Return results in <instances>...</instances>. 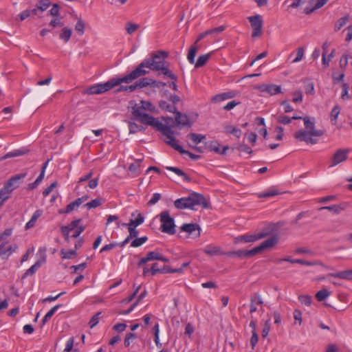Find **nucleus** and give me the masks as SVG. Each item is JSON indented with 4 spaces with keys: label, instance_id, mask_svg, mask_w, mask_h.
<instances>
[{
    "label": "nucleus",
    "instance_id": "13d9d810",
    "mask_svg": "<svg viewBox=\"0 0 352 352\" xmlns=\"http://www.w3.org/2000/svg\"><path fill=\"white\" fill-rule=\"evenodd\" d=\"M101 314L102 312L99 311L92 316L89 322L91 329L94 328L95 326L98 324L100 319V316L101 315Z\"/></svg>",
    "mask_w": 352,
    "mask_h": 352
},
{
    "label": "nucleus",
    "instance_id": "864d4df0",
    "mask_svg": "<svg viewBox=\"0 0 352 352\" xmlns=\"http://www.w3.org/2000/svg\"><path fill=\"white\" fill-rule=\"evenodd\" d=\"M280 261H288L292 263H298V264L305 265H314V263H311L310 261H305L302 259L283 258V259H281Z\"/></svg>",
    "mask_w": 352,
    "mask_h": 352
},
{
    "label": "nucleus",
    "instance_id": "f704fd0d",
    "mask_svg": "<svg viewBox=\"0 0 352 352\" xmlns=\"http://www.w3.org/2000/svg\"><path fill=\"white\" fill-rule=\"evenodd\" d=\"M144 221V217L141 213H138L137 217L135 219H131L129 223H123L122 226H129L133 227H138L141 225Z\"/></svg>",
    "mask_w": 352,
    "mask_h": 352
},
{
    "label": "nucleus",
    "instance_id": "dca6fc26",
    "mask_svg": "<svg viewBox=\"0 0 352 352\" xmlns=\"http://www.w3.org/2000/svg\"><path fill=\"white\" fill-rule=\"evenodd\" d=\"M329 0H309V6H312V3H315V6H314L311 8H309V6H307L304 12L306 14H310L311 13L314 12L315 10L322 8L324 5H325Z\"/></svg>",
    "mask_w": 352,
    "mask_h": 352
},
{
    "label": "nucleus",
    "instance_id": "49530a36",
    "mask_svg": "<svg viewBox=\"0 0 352 352\" xmlns=\"http://www.w3.org/2000/svg\"><path fill=\"white\" fill-rule=\"evenodd\" d=\"M129 129L130 133H135L144 130V128L142 125H139L134 122H129Z\"/></svg>",
    "mask_w": 352,
    "mask_h": 352
},
{
    "label": "nucleus",
    "instance_id": "a19ab883",
    "mask_svg": "<svg viewBox=\"0 0 352 352\" xmlns=\"http://www.w3.org/2000/svg\"><path fill=\"white\" fill-rule=\"evenodd\" d=\"M331 294V292L327 289H322L318 291L316 294V298L318 301L322 302Z\"/></svg>",
    "mask_w": 352,
    "mask_h": 352
},
{
    "label": "nucleus",
    "instance_id": "8fccbe9b",
    "mask_svg": "<svg viewBox=\"0 0 352 352\" xmlns=\"http://www.w3.org/2000/svg\"><path fill=\"white\" fill-rule=\"evenodd\" d=\"M85 24L81 19H79L75 25V30L78 32L80 35L85 33Z\"/></svg>",
    "mask_w": 352,
    "mask_h": 352
},
{
    "label": "nucleus",
    "instance_id": "bb28decb",
    "mask_svg": "<svg viewBox=\"0 0 352 352\" xmlns=\"http://www.w3.org/2000/svg\"><path fill=\"white\" fill-rule=\"evenodd\" d=\"M166 168L168 170L174 172L177 175L182 177L184 181L187 182H191V179L182 169L174 166H166Z\"/></svg>",
    "mask_w": 352,
    "mask_h": 352
},
{
    "label": "nucleus",
    "instance_id": "0e129e2a",
    "mask_svg": "<svg viewBox=\"0 0 352 352\" xmlns=\"http://www.w3.org/2000/svg\"><path fill=\"white\" fill-rule=\"evenodd\" d=\"M292 120V118H290L285 115H280L277 118V122L283 124H288L291 123Z\"/></svg>",
    "mask_w": 352,
    "mask_h": 352
},
{
    "label": "nucleus",
    "instance_id": "1a4fd4ad",
    "mask_svg": "<svg viewBox=\"0 0 352 352\" xmlns=\"http://www.w3.org/2000/svg\"><path fill=\"white\" fill-rule=\"evenodd\" d=\"M248 21L251 24L252 28V37H259L263 34V19L261 15L256 14L254 16H249Z\"/></svg>",
    "mask_w": 352,
    "mask_h": 352
},
{
    "label": "nucleus",
    "instance_id": "c03bdc74",
    "mask_svg": "<svg viewBox=\"0 0 352 352\" xmlns=\"http://www.w3.org/2000/svg\"><path fill=\"white\" fill-rule=\"evenodd\" d=\"M148 240V237L146 236L138 238H135L134 240L132 241L131 243V246L133 248H138L141 246L142 244H144L146 241Z\"/></svg>",
    "mask_w": 352,
    "mask_h": 352
},
{
    "label": "nucleus",
    "instance_id": "a18cd8bd",
    "mask_svg": "<svg viewBox=\"0 0 352 352\" xmlns=\"http://www.w3.org/2000/svg\"><path fill=\"white\" fill-rule=\"evenodd\" d=\"M340 107L339 105H336L332 109L330 114L331 121L333 122H334V124L336 122L337 118L338 115L340 113Z\"/></svg>",
    "mask_w": 352,
    "mask_h": 352
},
{
    "label": "nucleus",
    "instance_id": "b1692460",
    "mask_svg": "<svg viewBox=\"0 0 352 352\" xmlns=\"http://www.w3.org/2000/svg\"><path fill=\"white\" fill-rule=\"evenodd\" d=\"M346 204H335L329 206L321 207L320 210H328L335 214H339L341 211L346 208Z\"/></svg>",
    "mask_w": 352,
    "mask_h": 352
},
{
    "label": "nucleus",
    "instance_id": "4d7b16f0",
    "mask_svg": "<svg viewBox=\"0 0 352 352\" xmlns=\"http://www.w3.org/2000/svg\"><path fill=\"white\" fill-rule=\"evenodd\" d=\"M298 300L302 304H304L307 306H309L312 302L311 296L309 295H300L298 296Z\"/></svg>",
    "mask_w": 352,
    "mask_h": 352
},
{
    "label": "nucleus",
    "instance_id": "72a5a7b5",
    "mask_svg": "<svg viewBox=\"0 0 352 352\" xmlns=\"http://www.w3.org/2000/svg\"><path fill=\"white\" fill-rule=\"evenodd\" d=\"M280 193L281 192L276 188H271L268 189L267 190H266L265 192L260 193L258 195V197L259 198H267V197H274V196L280 195Z\"/></svg>",
    "mask_w": 352,
    "mask_h": 352
},
{
    "label": "nucleus",
    "instance_id": "0eeeda50",
    "mask_svg": "<svg viewBox=\"0 0 352 352\" xmlns=\"http://www.w3.org/2000/svg\"><path fill=\"white\" fill-rule=\"evenodd\" d=\"M172 127H174V124L164 125L162 122H160V124H156L153 128L157 131H160L162 134L166 137L168 139V141H166V143L173 148L175 150L180 153L181 148L183 147L177 143L176 139L173 136L174 132L171 129Z\"/></svg>",
    "mask_w": 352,
    "mask_h": 352
},
{
    "label": "nucleus",
    "instance_id": "f3484780",
    "mask_svg": "<svg viewBox=\"0 0 352 352\" xmlns=\"http://www.w3.org/2000/svg\"><path fill=\"white\" fill-rule=\"evenodd\" d=\"M160 253L157 251L149 252L146 255L142 258L138 263V266L141 267L151 261H159Z\"/></svg>",
    "mask_w": 352,
    "mask_h": 352
},
{
    "label": "nucleus",
    "instance_id": "bf43d9fd",
    "mask_svg": "<svg viewBox=\"0 0 352 352\" xmlns=\"http://www.w3.org/2000/svg\"><path fill=\"white\" fill-rule=\"evenodd\" d=\"M153 330L154 336H155V344L157 346H161L162 344L160 342V339H159L160 329H159V324L158 323H156L154 325Z\"/></svg>",
    "mask_w": 352,
    "mask_h": 352
},
{
    "label": "nucleus",
    "instance_id": "2f4dec72",
    "mask_svg": "<svg viewBox=\"0 0 352 352\" xmlns=\"http://www.w3.org/2000/svg\"><path fill=\"white\" fill-rule=\"evenodd\" d=\"M80 205L78 202L77 199L74 201L69 204L65 209H60L58 210V214H67L71 212L74 210L75 208L80 206Z\"/></svg>",
    "mask_w": 352,
    "mask_h": 352
},
{
    "label": "nucleus",
    "instance_id": "4be33fe9",
    "mask_svg": "<svg viewBox=\"0 0 352 352\" xmlns=\"http://www.w3.org/2000/svg\"><path fill=\"white\" fill-rule=\"evenodd\" d=\"M328 276L340 279L352 280V270H344L337 273H330Z\"/></svg>",
    "mask_w": 352,
    "mask_h": 352
},
{
    "label": "nucleus",
    "instance_id": "a211bd4d",
    "mask_svg": "<svg viewBox=\"0 0 352 352\" xmlns=\"http://www.w3.org/2000/svg\"><path fill=\"white\" fill-rule=\"evenodd\" d=\"M208 148L210 151H213L216 153L221 154V155H225L226 153V151L229 149L228 146H225L223 147L222 149L220 148V144L216 141H211L208 145Z\"/></svg>",
    "mask_w": 352,
    "mask_h": 352
},
{
    "label": "nucleus",
    "instance_id": "4c0bfd02",
    "mask_svg": "<svg viewBox=\"0 0 352 352\" xmlns=\"http://www.w3.org/2000/svg\"><path fill=\"white\" fill-rule=\"evenodd\" d=\"M226 30V26L225 25H221L219 27H217V28H212V29H210V30H207L206 31H205V34L207 36H215L217 34H219L220 33H221L222 32H223L224 30Z\"/></svg>",
    "mask_w": 352,
    "mask_h": 352
},
{
    "label": "nucleus",
    "instance_id": "c85d7f7f",
    "mask_svg": "<svg viewBox=\"0 0 352 352\" xmlns=\"http://www.w3.org/2000/svg\"><path fill=\"white\" fill-rule=\"evenodd\" d=\"M349 21V15L346 14L344 16L340 18L334 25V30L336 32L339 31L342 27H344L346 23Z\"/></svg>",
    "mask_w": 352,
    "mask_h": 352
},
{
    "label": "nucleus",
    "instance_id": "9d476101",
    "mask_svg": "<svg viewBox=\"0 0 352 352\" xmlns=\"http://www.w3.org/2000/svg\"><path fill=\"white\" fill-rule=\"evenodd\" d=\"M267 235H269V232H261L260 233L255 234H250V235L245 234V235L238 236L234 238V243H241V242H243V243L254 242L257 240L265 238Z\"/></svg>",
    "mask_w": 352,
    "mask_h": 352
},
{
    "label": "nucleus",
    "instance_id": "ddd939ff",
    "mask_svg": "<svg viewBox=\"0 0 352 352\" xmlns=\"http://www.w3.org/2000/svg\"><path fill=\"white\" fill-rule=\"evenodd\" d=\"M175 114V126H188L190 127L192 124L189 121V118L186 114L177 111Z\"/></svg>",
    "mask_w": 352,
    "mask_h": 352
},
{
    "label": "nucleus",
    "instance_id": "5fc2aeb1",
    "mask_svg": "<svg viewBox=\"0 0 352 352\" xmlns=\"http://www.w3.org/2000/svg\"><path fill=\"white\" fill-rule=\"evenodd\" d=\"M102 204V200L100 198H96L89 202L85 204V206L88 209L95 208L100 206Z\"/></svg>",
    "mask_w": 352,
    "mask_h": 352
},
{
    "label": "nucleus",
    "instance_id": "aec40b11",
    "mask_svg": "<svg viewBox=\"0 0 352 352\" xmlns=\"http://www.w3.org/2000/svg\"><path fill=\"white\" fill-rule=\"evenodd\" d=\"M28 151H29V150L27 148H20V149H15L12 151L8 152L5 155L1 157L0 161L4 160L8 158L15 157L23 155L28 153Z\"/></svg>",
    "mask_w": 352,
    "mask_h": 352
},
{
    "label": "nucleus",
    "instance_id": "5701e85b",
    "mask_svg": "<svg viewBox=\"0 0 352 352\" xmlns=\"http://www.w3.org/2000/svg\"><path fill=\"white\" fill-rule=\"evenodd\" d=\"M204 252L210 256L223 255L224 254L219 246L213 245H207L204 250Z\"/></svg>",
    "mask_w": 352,
    "mask_h": 352
},
{
    "label": "nucleus",
    "instance_id": "473e14b6",
    "mask_svg": "<svg viewBox=\"0 0 352 352\" xmlns=\"http://www.w3.org/2000/svg\"><path fill=\"white\" fill-rule=\"evenodd\" d=\"M159 107L162 110H165L173 113H175L177 111V109L175 105L170 104L164 100H160L159 102Z\"/></svg>",
    "mask_w": 352,
    "mask_h": 352
},
{
    "label": "nucleus",
    "instance_id": "79ce46f5",
    "mask_svg": "<svg viewBox=\"0 0 352 352\" xmlns=\"http://www.w3.org/2000/svg\"><path fill=\"white\" fill-rule=\"evenodd\" d=\"M81 221V219H75L68 225L62 226L61 228L64 230L66 228V230L70 232L71 231L74 230L77 227L79 226V223H80Z\"/></svg>",
    "mask_w": 352,
    "mask_h": 352
},
{
    "label": "nucleus",
    "instance_id": "9b49d317",
    "mask_svg": "<svg viewBox=\"0 0 352 352\" xmlns=\"http://www.w3.org/2000/svg\"><path fill=\"white\" fill-rule=\"evenodd\" d=\"M181 230L192 234L193 238H197L201 234V228L197 223H184L180 228Z\"/></svg>",
    "mask_w": 352,
    "mask_h": 352
},
{
    "label": "nucleus",
    "instance_id": "de8ad7c7",
    "mask_svg": "<svg viewBox=\"0 0 352 352\" xmlns=\"http://www.w3.org/2000/svg\"><path fill=\"white\" fill-rule=\"evenodd\" d=\"M188 136L196 144L201 142L206 138L205 135L194 133H189Z\"/></svg>",
    "mask_w": 352,
    "mask_h": 352
},
{
    "label": "nucleus",
    "instance_id": "58836bf2",
    "mask_svg": "<svg viewBox=\"0 0 352 352\" xmlns=\"http://www.w3.org/2000/svg\"><path fill=\"white\" fill-rule=\"evenodd\" d=\"M13 190L8 186V184L6 183L3 186V187L0 190V195L1 197V199L3 201H6L9 198V194Z\"/></svg>",
    "mask_w": 352,
    "mask_h": 352
},
{
    "label": "nucleus",
    "instance_id": "f257e3e1",
    "mask_svg": "<svg viewBox=\"0 0 352 352\" xmlns=\"http://www.w3.org/2000/svg\"><path fill=\"white\" fill-rule=\"evenodd\" d=\"M146 69L147 66L143 60L134 70H133L127 75L123 76L122 78H113L104 83H100L91 86L85 91V94H100L110 90L115 86L119 85L122 82L126 84L131 83L139 77L148 74L149 70Z\"/></svg>",
    "mask_w": 352,
    "mask_h": 352
},
{
    "label": "nucleus",
    "instance_id": "6e6552de",
    "mask_svg": "<svg viewBox=\"0 0 352 352\" xmlns=\"http://www.w3.org/2000/svg\"><path fill=\"white\" fill-rule=\"evenodd\" d=\"M160 220L162 223L160 230L162 232L168 234H174L175 233V224L173 217L170 216L168 210L162 211L160 214Z\"/></svg>",
    "mask_w": 352,
    "mask_h": 352
},
{
    "label": "nucleus",
    "instance_id": "774afa93",
    "mask_svg": "<svg viewBox=\"0 0 352 352\" xmlns=\"http://www.w3.org/2000/svg\"><path fill=\"white\" fill-rule=\"evenodd\" d=\"M349 58V54L347 53L343 54L340 60V66L341 68H345L348 64V60Z\"/></svg>",
    "mask_w": 352,
    "mask_h": 352
},
{
    "label": "nucleus",
    "instance_id": "3c124183",
    "mask_svg": "<svg viewBox=\"0 0 352 352\" xmlns=\"http://www.w3.org/2000/svg\"><path fill=\"white\" fill-rule=\"evenodd\" d=\"M140 28V25L131 22L126 23V31L129 34H132Z\"/></svg>",
    "mask_w": 352,
    "mask_h": 352
},
{
    "label": "nucleus",
    "instance_id": "412c9836",
    "mask_svg": "<svg viewBox=\"0 0 352 352\" xmlns=\"http://www.w3.org/2000/svg\"><path fill=\"white\" fill-rule=\"evenodd\" d=\"M5 243H1L0 245V257H1L2 259H7L12 252H14L17 246L14 245V247H12V245H10L9 247L3 249Z\"/></svg>",
    "mask_w": 352,
    "mask_h": 352
},
{
    "label": "nucleus",
    "instance_id": "f8f14e48",
    "mask_svg": "<svg viewBox=\"0 0 352 352\" xmlns=\"http://www.w3.org/2000/svg\"><path fill=\"white\" fill-rule=\"evenodd\" d=\"M349 149H338L333 155L331 166H336L347 159Z\"/></svg>",
    "mask_w": 352,
    "mask_h": 352
},
{
    "label": "nucleus",
    "instance_id": "f03ea898",
    "mask_svg": "<svg viewBox=\"0 0 352 352\" xmlns=\"http://www.w3.org/2000/svg\"><path fill=\"white\" fill-rule=\"evenodd\" d=\"M292 119L302 120L306 130L297 131L294 136L296 139L305 142L307 144H315L318 140L315 137H320L324 135V131L315 129V118L309 116H296L292 117Z\"/></svg>",
    "mask_w": 352,
    "mask_h": 352
},
{
    "label": "nucleus",
    "instance_id": "a878e982",
    "mask_svg": "<svg viewBox=\"0 0 352 352\" xmlns=\"http://www.w3.org/2000/svg\"><path fill=\"white\" fill-rule=\"evenodd\" d=\"M72 34V29L68 27H64L59 34V38L63 40L65 43H67L70 39Z\"/></svg>",
    "mask_w": 352,
    "mask_h": 352
},
{
    "label": "nucleus",
    "instance_id": "338daca9",
    "mask_svg": "<svg viewBox=\"0 0 352 352\" xmlns=\"http://www.w3.org/2000/svg\"><path fill=\"white\" fill-rule=\"evenodd\" d=\"M270 331V320L265 321L263 329L262 330V337L266 338Z\"/></svg>",
    "mask_w": 352,
    "mask_h": 352
},
{
    "label": "nucleus",
    "instance_id": "e433bc0d",
    "mask_svg": "<svg viewBox=\"0 0 352 352\" xmlns=\"http://www.w3.org/2000/svg\"><path fill=\"white\" fill-rule=\"evenodd\" d=\"M234 96H235V94L234 92H232V91L225 92V93L215 96L213 98V100L219 102V101H222V100H225L227 99L234 98Z\"/></svg>",
    "mask_w": 352,
    "mask_h": 352
},
{
    "label": "nucleus",
    "instance_id": "09e8293b",
    "mask_svg": "<svg viewBox=\"0 0 352 352\" xmlns=\"http://www.w3.org/2000/svg\"><path fill=\"white\" fill-rule=\"evenodd\" d=\"M51 4L50 0H40L36 3V6L38 8L40 12L45 11Z\"/></svg>",
    "mask_w": 352,
    "mask_h": 352
},
{
    "label": "nucleus",
    "instance_id": "20e7f679",
    "mask_svg": "<svg viewBox=\"0 0 352 352\" xmlns=\"http://www.w3.org/2000/svg\"><path fill=\"white\" fill-rule=\"evenodd\" d=\"M173 204L176 208L179 210L186 208L194 210V206H200L206 209L210 208V204L206 200L204 195L196 192L190 193L189 196L187 197H182L176 199Z\"/></svg>",
    "mask_w": 352,
    "mask_h": 352
},
{
    "label": "nucleus",
    "instance_id": "2eb2a0df",
    "mask_svg": "<svg viewBox=\"0 0 352 352\" xmlns=\"http://www.w3.org/2000/svg\"><path fill=\"white\" fill-rule=\"evenodd\" d=\"M258 89L261 92L268 93L271 96L276 95L281 92L280 86L276 85L263 84L260 85Z\"/></svg>",
    "mask_w": 352,
    "mask_h": 352
},
{
    "label": "nucleus",
    "instance_id": "7c9ffc66",
    "mask_svg": "<svg viewBox=\"0 0 352 352\" xmlns=\"http://www.w3.org/2000/svg\"><path fill=\"white\" fill-rule=\"evenodd\" d=\"M212 53V52H210L208 54H202V55L199 56L197 58V62L195 63V68H199V67H203L208 60Z\"/></svg>",
    "mask_w": 352,
    "mask_h": 352
},
{
    "label": "nucleus",
    "instance_id": "393cba45",
    "mask_svg": "<svg viewBox=\"0 0 352 352\" xmlns=\"http://www.w3.org/2000/svg\"><path fill=\"white\" fill-rule=\"evenodd\" d=\"M43 211L41 210H37L34 212L30 220L26 223L25 229L28 230L30 228H33L35 226V223L36 220L42 215Z\"/></svg>",
    "mask_w": 352,
    "mask_h": 352
},
{
    "label": "nucleus",
    "instance_id": "69168bd1",
    "mask_svg": "<svg viewBox=\"0 0 352 352\" xmlns=\"http://www.w3.org/2000/svg\"><path fill=\"white\" fill-rule=\"evenodd\" d=\"M292 101L295 103L301 102L302 101V93L301 91H296L293 93Z\"/></svg>",
    "mask_w": 352,
    "mask_h": 352
},
{
    "label": "nucleus",
    "instance_id": "e2e57ef3",
    "mask_svg": "<svg viewBox=\"0 0 352 352\" xmlns=\"http://www.w3.org/2000/svg\"><path fill=\"white\" fill-rule=\"evenodd\" d=\"M342 96H341L342 99V100H349V99H350L351 97L348 94V91H349V86H348V85L346 83H345V82L342 83Z\"/></svg>",
    "mask_w": 352,
    "mask_h": 352
},
{
    "label": "nucleus",
    "instance_id": "6ab92c4d",
    "mask_svg": "<svg viewBox=\"0 0 352 352\" xmlns=\"http://www.w3.org/2000/svg\"><path fill=\"white\" fill-rule=\"evenodd\" d=\"M124 226L127 228L129 234L122 243H119V245L120 247L124 246L126 243H128L130 241L131 239L136 238L139 234L138 230H136V227L129 226Z\"/></svg>",
    "mask_w": 352,
    "mask_h": 352
},
{
    "label": "nucleus",
    "instance_id": "4468645a",
    "mask_svg": "<svg viewBox=\"0 0 352 352\" xmlns=\"http://www.w3.org/2000/svg\"><path fill=\"white\" fill-rule=\"evenodd\" d=\"M27 173H21L20 174L15 175L11 177L9 180L6 182L8 186L12 190L18 188L22 182V180L26 177Z\"/></svg>",
    "mask_w": 352,
    "mask_h": 352
},
{
    "label": "nucleus",
    "instance_id": "7ed1b4c3",
    "mask_svg": "<svg viewBox=\"0 0 352 352\" xmlns=\"http://www.w3.org/2000/svg\"><path fill=\"white\" fill-rule=\"evenodd\" d=\"M278 237L276 235H273L252 250H239L236 251L224 252L223 256L229 257L235 256L239 258H250L256 254L261 253L267 248L273 247L278 243Z\"/></svg>",
    "mask_w": 352,
    "mask_h": 352
},
{
    "label": "nucleus",
    "instance_id": "6e6d98bb",
    "mask_svg": "<svg viewBox=\"0 0 352 352\" xmlns=\"http://www.w3.org/2000/svg\"><path fill=\"white\" fill-rule=\"evenodd\" d=\"M137 338V334L135 333H129L126 335L124 341V345L125 347L129 346L131 341H133Z\"/></svg>",
    "mask_w": 352,
    "mask_h": 352
},
{
    "label": "nucleus",
    "instance_id": "603ef678",
    "mask_svg": "<svg viewBox=\"0 0 352 352\" xmlns=\"http://www.w3.org/2000/svg\"><path fill=\"white\" fill-rule=\"evenodd\" d=\"M140 104L142 108L145 111H148L150 112H155V107L149 101L141 100Z\"/></svg>",
    "mask_w": 352,
    "mask_h": 352
},
{
    "label": "nucleus",
    "instance_id": "37998d69",
    "mask_svg": "<svg viewBox=\"0 0 352 352\" xmlns=\"http://www.w3.org/2000/svg\"><path fill=\"white\" fill-rule=\"evenodd\" d=\"M137 88H143L148 86H151V78H141L138 82L135 83Z\"/></svg>",
    "mask_w": 352,
    "mask_h": 352
},
{
    "label": "nucleus",
    "instance_id": "423d86ee",
    "mask_svg": "<svg viewBox=\"0 0 352 352\" xmlns=\"http://www.w3.org/2000/svg\"><path fill=\"white\" fill-rule=\"evenodd\" d=\"M141 105L135 104L132 107V118L133 120L140 121L142 124L151 126L154 127L156 124H160V121L157 118H154L147 113H143Z\"/></svg>",
    "mask_w": 352,
    "mask_h": 352
},
{
    "label": "nucleus",
    "instance_id": "ea45409f",
    "mask_svg": "<svg viewBox=\"0 0 352 352\" xmlns=\"http://www.w3.org/2000/svg\"><path fill=\"white\" fill-rule=\"evenodd\" d=\"M76 250H70L68 251H66L64 249H62L60 250V256L63 259H71L76 256Z\"/></svg>",
    "mask_w": 352,
    "mask_h": 352
},
{
    "label": "nucleus",
    "instance_id": "680f3d73",
    "mask_svg": "<svg viewBox=\"0 0 352 352\" xmlns=\"http://www.w3.org/2000/svg\"><path fill=\"white\" fill-rule=\"evenodd\" d=\"M236 148L239 151L244 152L248 154H251L253 152L252 149L250 146L244 144H240L237 145Z\"/></svg>",
    "mask_w": 352,
    "mask_h": 352
},
{
    "label": "nucleus",
    "instance_id": "c9c22d12",
    "mask_svg": "<svg viewBox=\"0 0 352 352\" xmlns=\"http://www.w3.org/2000/svg\"><path fill=\"white\" fill-rule=\"evenodd\" d=\"M199 50V46L193 44L190 47L188 53V60L190 63H195V57L196 56L197 52Z\"/></svg>",
    "mask_w": 352,
    "mask_h": 352
},
{
    "label": "nucleus",
    "instance_id": "cd10ccee",
    "mask_svg": "<svg viewBox=\"0 0 352 352\" xmlns=\"http://www.w3.org/2000/svg\"><path fill=\"white\" fill-rule=\"evenodd\" d=\"M41 266V261H36L32 266H31L26 272L23 274L21 279H24L28 276H32L35 274L36 270Z\"/></svg>",
    "mask_w": 352,
    "mask_h": 352
},
{
    "label": "nucleus",
    "instance_id": "c756f323",
    "mask_svg": "<svg viewBox=\"0 0 352 352\" xmlns=\"http://www.w3.org/2000/svg\"><path fill=\"white\" fill-rule=\"evenodd\" d=\"M225 132L228 134H232L236 136L237 138H239L242 134V131L241 129L236 128V126H233L232 125H226L224 127Z\"/></svg>",
    "mask_w": 352,
    "mask_h": 352
},
{
    "label": "nucleus",
    "instance_id": "39448f33",
    "mask_svg": "<svg viewBox=\"0 0 352 352\" xmlns=\"http://www.w3.org/2000/svg\"><path fill=\"white\" fill-rule=\"evenodd\" d=\"M156 59H160V55L158 54H153L151 58L144 60L147 69L154 72L161 71L164 76L175 80L176 75L165 65L166 62H156Z\"/></svg>",
    "mask_w": 352,
    "mask_h": 352
},
{
    "label": "nucleus",
    "instance_id": "052dcab7",
    "mask_svg": "<svg viewBox=\"0 0 352 352\" xmlns=\"http://www.w3.org/2000/svg\"><path fill=\"white\" fill-rule=\"evenodd\" d=\"M136 89L135 85H121L117 90L116 92L120 91H129V92H133Z\"/></svg>",
    "mask_w": 352,
    "mask_h": 352
}]
</instances>
